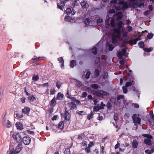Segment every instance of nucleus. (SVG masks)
Listing matches in <instances>:
<instances>
[{
	"instance_id": "obj_58",
	"label": "nucleus",
	"mask_w": 154,
	"mask_h": 154,
	"mask_svg": "<svg viewBox=\"0 0 154 154\" xmlns=\"http://www.w3.org/2000/svg\"><path fill=\"white\" fill-rule=\"evenodd\" d=\"M4 92V89L2 88L1 87L0 88V97H2L3 94V93Z\"/></svg>"
},
{
	"instance_id": "obj_45",
	"label": "nucleus",
	"mask_w": 154,
	"mask_h": 154,
	"mask_svg": "<svg viewBox=\"0 0 154 154\" xmlns=\"http://www.w3.org/2000/svg\"><path fill=\"white\" fill-rule=\"evenodd\" d=\"M122 89L123 90V93L124 94H126L128 92L127 87L126 86H123L122 87Z\"/></svg>"
},
{
	"instance_id": "obj_39",
	"label": "nucleus",
	"mask_w": 154,
	"mask_h": 154,
	"mask_svg": "<svg viewBox=\"0 0 154 154\" xmlns=\"http://www.w3.org/2000/svg\"><path fill=\"white\" fill-rule=\"evenodd\" d=\"M106 106L108 109L111 110L112 109V106L111 103H108L106 105Z\"/></svg>"
},
{
	"instance_id": "obj_21",
	"label": "nucleus",
	"mask_w": 154,
	"mask_h": 154,
	"mask_svg": "<svg viewBox=\"0 0 154 154\" xmlns=\"http://www.w3.org/2000/svg\"><path fill=\"white\" fill-rule=\"evenodd\" d=\"M68 105L69 106H70V110L72 109H74L76 107L75 104L73 102L68 103Z\"/></svg>"
},
{
	"instance_id": "obj_20",
	"label": "nucleus",
	"mask_w": 154,
	"mask_h": 154,
	"mask_svg": "<svg viewBox=\"0 0 154 154\" xmlns=\"http://www.w3.org/2000/svg\"><path fill=\"white\" fill-rule=\"evenodd\" d=\"M56 104V98L54 97L51 101L50 105L51 106H54Z\"/></svg>"
},
{
	"instance_id": "obj_15",
	"label": "nucleus",
	"mask_w": 154,
	"mask_h": 154,
	"mask_svg": "<svg viewBox=\"0 0 154 154\" xmlns=\"http://www.w3.org/2000/svg\"><path fill=\"white\" fill-rule=\"evenodd\" d=\"M30 112V109L29 107H25L22 109V112L25 114H29Z\"/></svg>"
},
{
	"instance_id": "obj_33",
	"label": "nucleus",
	"mask_w": 154,
	"mask_h": 154,
	"mask_svg": "<svg viewBox=\"0 0 154 154\" xmlns=\"http://www.w3.org/2000/svg\"><path fill=\"white\" fill-rule=\"evenodd\" d=\"M85 135L84 133H82L79 134L78 136V140H82L85 137Z\"/></svg>"
},
{
	"instance_id": "obj_16",
	"label": "nucleus",
	"mask_w": 154,
	"mask_h": 154,
	"mask_svg": "<svg viewBox=\"0 0 154 154\" xmlns=\"http://www.w3.org/2000/svg\"><path fill=\"white\" fill-rule=\"evenodd\" d=\"M64 96L63 94L61 92H59L57 95L56 99L57 100H61L63 98Z\"/></svg>"
},
{
	"instance_id": "obj_64",
	"label": "nucleus",
	"mask_w": 154,
	"mask_h": 154,
	"mask_svg": "<svg viewBox=\"0 0 154 154\" xmlns=\"http://www.w3.org/2000/svg\"><path fill=\"white\" fill-rule=\"evenodd\" d=\"M138 5V4L137 3L134 2L133 3V6L134 8H136Z\"/></svg>"
},
{
	"instance_id": "obj_57",
	"label": "nucleus",
	"mask_w": 154,
	"mask_h": 154,
	"mask_svg": "<svg viewBox=\"0 0 154 154\" xmlns=\"http://www.w3.org/2000/svg\"><path fill=\"white\" fill-rule=\"evenodd\" d=\"M127 72V73L128 76L127 77H128L129 75H132V71L130 70L129 69V70H126Z\"/></svg>"
},
{
	"instance_id": "obj_8",
	"label": "nucleus",
	"mask_w": 154,
	"mask_h": 154,
	"mask_svg": "<svg viewBox=\"0 0 154 154\" xmlns=\"http://www.w3.org/2000/svg\"><path fill=\"white\" fill-rule=\"evenodd\" d=\"M83 9H87L89 7V5L87 1L83 0L80 3Z\"/></svg>"
},
{
	"instance_id": "obj_61",
	"label": "nucleus",
	"mask_w": 154,
	"mask_h": 154,
	"mask_svg": "<svg viewBox=\"0 0 154 154\" xmlns=\"http://www.w3.org/2000/svg\"><path fill=\"white\" fill-rule=\"evenodd\" d=\"M106 105L105 104H104L103 102H101L100 105V106H99L100 108H101V109H104V107Z\"/></svg>"
},
{
	"instance_id": "obj_28",
	"label": "nucleus",
	"mask_w": 154,
	"mask_h": 154,
	"mask_svg": "<svg viewBox=\"0 0 154 154\" xmlns=\"http://www.w3.org/2000/svg\"><path fill=\"white\" fill-rule=\"evenodd\" d=\"M90 86L91 87L95 90L99 88V85L96 84H91Z\"/></svg>"
},
{
	"instance_id": "obj_29",
	"label": "nucleus",
	"mask_w": 154,
	"mask_h": 154,
	"mask_svg": "<svg viewBox=\"0 0 154 154\" xmlns=\"http://www.w3.org/2000/svg\"><path fill=\"white\" fill-rule=\"evenodd\" d=\"M121 9L120 10H125L126 9L128 8V5L126 2H125V3L122 5V6L121 7Z\"/></svg>"
},
{
	"instance_id": "obj_38",
	"label": "nucleus",
	"mask_w": 154,
	"mask_h": 154,
	"mask_svg": "<svg viewBox=\"0 0 154 154\" xmlns=\"http://www.w3.org/2000/svg\"><path fill=\"white\" fill-rule=\"evenodd\" d=\"M90 19L89 18H87L85 21V23L86 25L88 26L90 24Z\"/></svg>"
},
{
	"instance_id": "obj_31",
	"label": "nucleus",
	"mask_w": 154,
	"mask_h": 154,
	"mask_svg": "<svg viewBox=\"0 0 154 154\" xmlns=\"http://www.w3.org/2000/svg\"><path fill=\"white\" fill-rule=\"evenodd\" d=\"M138 45L139 47L141 48H143L145 47L144 43L143 41L140 42L138 43Z\"/></svg>"
},
{
	"instance_id": "obj_54",
	"label": "nucleus",
	"mask_w": 154,
	"mask_h": 154,
	"mask_svg": "<svg viewBox=\"0 0 154 154\" xmlns=\"http://www.w3.org/2000/svg\"><path fill=\"white\" fill-rule=\"evenodd\" d=\"M100 91L102 92L103 93H102V95H103V96L104 95L107 96V95H108L109 94V93L106 91Z\"/></svg>"
},
{
	"instance_id": "obj_34",
	"label": "nucleus",
	"mask_w": 154,
	"mask_h": 154,
	"mask_svg": "<svg viewBox=\"0 0 154 154\" xmlns=\"http://www.w3.org/2000/svg\"><path fill=\"white\" fill-rule=\"evenodd\" d=\"M114 32L115 33H116L117 34H120L121 33V29L118 28L117 29L116 28H114V29L113 30Z\"/></svg>"
},
{
	"instance_id": "obj_6",
	"label": "nucleus",
	"mask_w": 154,
	"mask_h": 154,
	"mask_svg": "<svg viewBox=\"0 0 154 154\" xmlns=\"http://www.w3.org/2000/svg\"><path fill=\"white\" fill-rule=\"evenodd\" d=\"M64 113V120L65 121H69L70 118V115L69 113V110H67V108L65 107Z\"/></svg>"
},
{
	"instance_id": "obj_49",
	"label": "nucleus",
	"mask_w": 154,
	"mask_h": 154,
	"mask_svg": "<svg viewBox=\"0 0 154 154\" xmlns=\"http://www.w3.org/2000/svg\"><path fill=\"white\" fill-rule=\"evenodd\" d=\"M110 24L112 27H115V22L114 20L113 19L112 20Z\"/></svg>"
},
{
	"instance_id": "obj_47",
	"label": "nucleus",
	"mask_w": 154,
	"mask_h": 154,
	"mask_svg": "<svg viewBox=\"0 0 154 154\" xmlns=\"http://www.w3.org/2000/svg\"><path fill=\"white\" fill-rule=\"evenodd\" d=\"M79 4L77 2L76 0L72 2V5L73 7H75V6H77L79 5Z\"/></svg>"
},
{
	"instance_id": "obj_55",
	"label": "nucleus",
	"mask_w": 154,
	"mask_h": 154,
	"mask_svg": "<svg viewBox=\"0 0 154 154\" xmlns=\"http://www.w3.org/2000/svg\"><path fill=\"white\" fill-rule=\"evenodd\" d=\"M153 36V33H149L147 36V38L148 39L152 38Z\"/></svg>"
},
{
	"instance_id": "obj_63",
	"label": "nucleus",
	"mask_w": 154,
	"mask_h": 154,
	"mask_svg": "<svg viewBox=\"0 0 154 154\" xmlns=\"http://www.w3.org/2000/svg\"><path fill=\"white\" fill-rule=\"evenodd\" d=\"M82 84V82L79 81H77L76 82V85L77 86H81Z\"/></svg>"
},
{
	"instance_id": "obj_36",
	"label": "nucleus",
	"mask_w": 154,
	"mask_h": 154,
	"mask_svg": "<svg viewBox=\"0 0 154 154\" xmlns=\"http://www.w3.org/2000/svg\"><path fill=\"white\" fill-rule=\"evenodd\" d=\"M142 136L145 137H147V138H152V137L150 135L148 134H143Z\"/></svg>"
},
{
	"instance_id": "obj_24",
	"label": "nucleus",
	"mask_w": 154,
	"mask_h": 154,
	"mask_svg": "<svg viewBox=\"0 0 154 154\" xmlns=\"http://www.w3.org/2000/svg\"><path fill=\"white\" fill-rule=\"evenodd\" d=\"M64 122L63 121H61L58 125V128L61 129H63L64 128Z\"/></svg>"
},
{
	"instance_id": "obj_37",
	"label": "nucleus",
	"mask_w": 154,
	"mask_h": 154,
	"mask_svg": "<svg viewBox=\"0 0 154 154\" xmlns=\"http://www.w3.org/2000/svg\"><path fill=\"white\" fill-rule=\"evenodd\" d=\"M99 105H98L97 106H95L94 107L93 111L95 112H97L99 110L101 109L102 108H100L99 106H98Z\"/></svg>"
},
{
	"instance_id": "obj_14",
	"label": "nucleus",
	"mask_w": 154,
	"mask_h": 154,
	"mask_svg": "<svg viewBox=\"0 0 154 154\" xmlns=\"http://www.w3.org/2000/svg\"><path fill=\"white\" fill-rule=\"evenodd\" d=\"M58 60L59 61L60 63H61V68L62 69L64 68V61L63 58L62 57H60L58 58Z\"/></svg>"
},
{
	"instance_id": "obj_48",
	"label": "nucleus",
	"mask_w": 154,
	"mask_h": 154,
	"mask_svg": "<svg viewBox=\"0 0 154 154\" xmlns=\"http://www.w3.org/2000/svg\"><path fill=\"white\" fill-rule=\"evenodd\" d=\"M77 114L81 115H85V112L83 111H79V110L77 111Z\"/></svg>"
},
{
	"instance_id": "obj_25",
	"label": "nucleus",
	"mask_w": 154,
	"mask_h": 154,
	"mask_svg": "<svg viewBox=\"0 0 154 154\" xmlns=\"http://www.w3.org/2000/svg\"><path fill=\"white\" fill-rule=\"evenodd\" d=\"M76 65V62L75 60H73L70 62V67L71 68H73L74 66Z\"/></svg>"
},
{
	"instance_id": "obj_44",
	"label": "nucleus",
	"mask_w": 154,
	"mask_h": 154,
	"mask_svg": "<svg viewBox=\"0 0 154 154\" xmlns=\"http://www.w3.org/2000/svg\"><path fill=\"white\" fill-rule=\"evenodd\" d=\"M141 40V39L140 38H137L135 39H134L133 41V42L134 44H136L137 43V42Z\"/></svg>"
},
{
	"instance_id": "obj_1",
	"label": "nucleus",
	"mask_w": 154,
	"mask_h": 154,
	"mask_svg": "<svg viewBox=\"0 0 154 154\" xmlns=\"http://www.w3.org/2000/svg\"><path fill=\"white\" fill-rule=\"evenodd\" d=\"M127 80L128 81V82H126L125 84V86L127 87H128L135 84L134 82V79L132 75H130L128 77H127Z\"/></svg>"
},
{
	"instance_id": "obj_10",
	"label": "nucleus",
	"mask_w": 154,
	"mask_h": 154,
	"mask_svg": "<svg viewBox=\"0 0 154 154\" xmlns=\"http://www.w3.org/2000/svg\"><path fill=\"white\" fill-rule=\"evenodd\" d=\"M91 93L97 97H103V95L102 93L99 92L97 91L92 90L91 91Z\"/></svg>"
},
{
	"instance_id": "obj_60",
	"label": "nucleus",
	"mask_w": 154,
	"mask_h": 154,
	"mask_svg": "<svg viewBox=\"0 0 154 154\" xmlns=\"http://www.w3.org/2000/svg\"><path fill=\"white\" fill-rule=\"evenodd\" d=\"M128 32L126 31H124L123 32L122 35L123 37H126L128 36Z\"/></svg>"
},
{
	"instance_id": "obj_62",
	"label": "nucleus",
	"mask_w": 154,
	"mask_h": 154,
	"mask_svg": "<svg viewBox=\"0 0 154 154\" xmlns=\"http://www.w3.org/2000/svg\"><path fill=\"white\" fill-rule=\"evenodd\" d=\"M50 94L53 95L54 94H55V90L54 89H51L50 91Z\"/></svg>"
},
{
	"instance_id": "obj_46",
	"label": "nucleus",
	"mask_w": 154,
	"mask_h": 154,
	"mask_svg": "<svg viewBox=\"0 0 154 154\" xmlns=\"http://www.w3.org/2000/svg\"><path fill=\"white\" fill-rule=\"evenodd\" d=\"M39 79L38 75H34L32 77V79L35 81H36Z\"/></svg>"
},
{
	"instance_id": "obj_19",
	"label": "nucleus",
	"mask_w": 154,
	"mask_h": 154,
	"mask_svg": "<svg viewBox=\"0 0 154 154\" xmlns=\"http://www.w3.org/2000/svg\"><path fill=\"white\" fill-rule=\"evenodd\" d=\"M100 72L99 69H95L94 72V77L95 78H97L99 75Z\"/></svg>"
},
{
	"instance_id": "obj_35",
	"label": "nucleus",
	"mask_w": 154,
	"mask_h": 154,
	"mask_svg": "<svg viewBox=\"0 0 154 154\" xmlns=\"http://www.w3.org/2000/svg\"><path fill=\"white\" fill-rule=\"evenodd\" d=\"M97 48L96 47H94L91 50L92 53L94 55H96L97 54Z\"/></svg>"
},
{
	"instance_id": "obj_43",
	"label": "nucleus",
	"mask_w": 154,
	"mask_h": 154,
	"mask_svg": "<svg viewBox=\"0 0 154 154\" xmlns=\"http://www.w3.org/2000/svg\"><path fill=\"white\" fill-rule=\"evenodd\" d=\"M123 22L122 21H120L118 24V28L121 29L122 27V26L123 25Z\"/></svg>"
},
{
	"instance_id": "obj_32",
	"label": "nucleus",
	"mask_w": 154,
	"mask_h": 154,
	"mask_svg": "<svg viewBox=\"0 0 154 154\" xmlns=\"http://www.w3.org/2000/svg\"><path fill=\"white\" fill-rule=\"evenodd\" d=\"M110 101L111 102L113 103L115 105H117L116 100V98L111 97L110 99Z\"/></svg>"
},
{
	"instance_id": "obj_52",
	"label": "nucleus",
	"mask_w": 154,
	"mask_h": 154,
	"mask_svg": "<svg viewBox=\"0 0 154 154\" xmlns=\"http://www.w3.org/2000/svg\"><path fill=\"white\" fill-rule=\"evenodd\" d=\"M143 50L145 52H150L152 50V49L151 48H144Z\"/></svg>"
},
{
	"instance_id": "obj_59",
	"label": "nucleus",
	"mask_w": 154,
	"mask_h": 154,
	"mask_svg": "<svg viewBox=\"0 0 154 154\" xmlns=\"http://www.w3.org/2000/svg\"><path fill=\"white\" fill-rule=\"evenodd\" d=\"M128 30L129 32H131L132 31L133 28L132 26H128L127 27Z\"/></svg>"
},
{
	"instance_id": "obj_56",
	"label": "nucleus",
	"mask_w": 154,
	"mask_h": 154,
	"mask_svg": "<svg viewBox=\"0 0 154 154\" xmlns=\"http://www.w3.org/2000/svg\"><path fill=\"white\" fill-rule=\"evenodd\" d=\"M61 85V84L60 82H58L56 83V86L58 89L60 88Z\"/></svg>"
},
{
	"instance_id": "obj_7",
	"label": "nucleus",
	"mask_w": 154,
	"mask_h": 154,
	"mask_svg": "<svg viewBox=\"0 0 154 154\" xmlns=\"http://www.w3.org/2000/svg\"><path fill=\"white\" fill-rule=\"evenodd\" d=\"M121 9V8L120 6H116V5H114L112 7V8L109 11V12L110 14H113L115 12V10L117 11H119Z\"/></svg>"
},
{
	"instance_id": "obj_23",
	"label": "nucleus",
	"mask_w": 154,
	"mask_h": 154,
	"mask_svg": "<svg viewBox=\"0 0 154 154\" xmlns=\"http://www.w3.org/2000/svg\"><path fill=\"white\" fill-rule=\"evenodd\" d=\"M100 58L99 57H96L95 60V63L97 66H98L100 64Z\"/></svg>"
},
{
	"instance_id": "obj_3",
	"label": "nucleus",
	"mask_w": 154,
	"mask_h": 154,
	"mask_svg": "<svg viewBox=\"0 0 154 154\" xmlns=\"http://www.w3.org/2000/svg\"><path fill=\"white\" fill-rule=\"evenodd\" d=\"M14 139L17 142L22 141V137L19 133H14L12 135Z\"/></svg>"
},
{
	"instance_id": "obj_51",
	"label": "nucleus",
	"mask_w": 154,
	"mask_h": 154,
	"mask_svg": "<svg viewBox=\"0 0 154 154\" xmlns=\"http://www.w3.org/2000/svg\"><path fill=\"white\" fill-rule=\"evenodd\" d=\"M16 116L18 118H21L23 117V115L22 113L20 114L18 113H16Z\"/></svg>"
},
{
	"instance_id": "obj_30",
	"label": "nucleus",
	"mask_w": 154,
	"mask_h": 154,
	"mask_svg": "<svg viewBox=\"0 0 154 154\" xmlns=\"http://www.w3.org/2000/svg\"><path fill=\"white\" fill-rule=\"evenodd\" d=\"M106 45L109 46V51H111L112 50L114 47L112 44H110L109 43H107Z\"/></svg>"
},
{
	"instance_id": "obj_17",
	"label": "nucleus",
	"mask_w": 154,
	"mask_h": 154,
	"mask_svg": "<svg viewBox=\"0 0 154 154\" xmlns=\"http://www.w3.org/2000/svg\"><path fill=\"white\" fill-rule=\"evenodd\" d=\"M16 127L17 129L21 130L23 128V125L20 122L17 123L16 124Z\"/></svg>"
},
{
	"instance_id": "obj_40",
	"label": "nucleus",
	"mask_w": 154,
	"mask_h": 154,
	"mask_svg": "<svg viewBox=\"0 0 154 154\" xmlns=\"http://www.w3.org/2000/svg\"><path fill=\"white\" fill-rule=\"evenodd\" d=\"M112 42L113 43L115 44L117 42V40L116 37L113 35L112 37Z\"/></svg>"
},
{
	"instance_id": "obj_9",
	"label": "nucleus",
	"mask_w": 154,
	"mask_h": 154,
	"mask_svg": "<svg viewBox=\"0 0 154 154\" xmlns=\"http://www.w3.org/2000/svg\"><path fill=\"white\" fill-rule=\"evenodd\" d=\"M66 13L67 15H69L70 14L72 15H74L75 14V11L73 10V9L72 7L71 8H67L66 11Z\"/></svg>"
},
{
	"instance_id": "obj_4",
	"label": "nucleus",
	"mask_w": 154,
	"mask_h": 154,
	"mask_svg": "<svg viewBox=\"0 0 154 154\" xmlns=\"http://www.w3.org/2000/svg\"><path fill=\"white\" fill-rule=\"evenodd\" d=\"M66 3V2L64 0H60L59 2L57 3L58 8L59 9L63 11V8L65 6V3Z\"/></svg>"
},
{
	"instance_id": "obj_2",
	"label": "nucleus",
	"mask_w": 154,
	"mask_h": 154,
	"mask_svg": "<svg viewBox=\"0 0 154 154\" xmlns=\"http://www.w3.org/2000/svg\"><path fill=\"white\" fill-rule=\"evenodd\" d=\"M132 118L135 126L137 124L140 125L141 124V119L139 117H137L136 114H134L132 116Z\"/></svg>"
},
{
	"instance_id": "obj_18",
	"label": "nucleus",
	"mask_w": 154,
	"mask_h": 154,
	"mask_svg": "<svg viewBox=\"0 0 154 154\" xmlns=\"http://www.w3.org/2000/svg\"><path fill=\"white\" fill-rule=\"evenodd\" d=\"M138 143L137 140H134L132 143V146L133 148L134 149L137 148V147Z\"/></svg>"
},
{
	"instance_id": "obj_42",
	"label": "nucleus",
	"mask_w": 154,
	"mask_h": 154,
	"mask_svg": "<svg viewBox=\"0 0 154 154\" xmlns=\"http://www.w3.org/2000/svg\"><path fill=\"white\" fill-rule=\"evenodd\" d=\"M123 55L121 51H120L118 52V56L120 59H121L122 58Z\"/></svg>"
},
{
	"instance_id": "obj_12",
	"label": "nucleus",
	"mask_w": 154,
	"mask_h": 154,
	"mask_svg": "<svg viewBox=\"0 0 154 154\" xmlns=\"http://www.w3.org/2000/svg\"><path fill=\"white\" fill-rule=\"evenodd\" d=\"M152 138H146L144 139V143L147 146H151L152 145L151 139Z\"/></svg>"
},
{
	"instance_id": "obj_11",
	"label": "nucleus",
	"mask_w": 154,
	"mask_h": 154,
	"mask_svg": "<svg viewBox=\"0 0 154 154\" xmlns=\"http://www.w3.org/2000/svg\"><path fill=\"white\" fill-rule=\"evenodd\" d=\"M6 113L5 112L3 113L2 116V123L3 125L5 124L6 122H7L8 120L7 119V118L6 117Z\"/></svg>"
},
{
	"instance_id": "obj_50",
	"label": "nucleus",
	"mask_w": 154,
	"mask_h": 154,
	"mask_svg": "<svg viewBox=\"0 0 154 154\" xmlns=\"http://www.w3.org/2000/svg\"><path fill=\"white\" fill-rule=\"evenodd\" d=\"M28 99L30 101H33L35 99V98L33 96H30L28 97Z\"/></svg>"
},
{
	"instance_id": "obj_41",
	"label": "nucleus",
	"mask_w": 154,
	"mask_h": 154,
	"mask_svg": "<svg viewBox=\"0 0 154 154\" xmlns=\"http://www.w3.org/2000/svg\"><path fill=\"white\" fill-rule=\"evenodd\" d=\"M64 154H71L70 149L68 148L65 149L64 152Z\"/></svg>"
},
{
	"instance_id": "obj_27",
	"label": "nucleus",
	"mask_w": 154,
	"mask_h": 154,
	"mask_svg": "<svg viewBox=\"0 0 154 154\" xmlns=\"http://www.w3.org/2000/svg\"><path fill=\"white\" fill-rule=\"evenodd\" d=\"M94 115V114L93 112L92 111L90 113L88 114V115L87 118V119L89 120H90L93 118Z\"/></svg>"
},
{
	"instance_id": "obj_26",
	"label": "nucleus",
	"mask_w": 154,
	"mask_h": 154,
	"mask_svg": "<svg viewBox=\"0 0 154 154\" xmlns=\"http://www.w3.org/2000/svg\"><path fill=\"white\" fill-rule=\"evenodd\" d=\"M116 16H117V19L121 20L122 17V15L121 12H119L116 14Z\"/></svg>"
},
{
	"instance_id": "obj_13",
	"label": "nucleus",
	"mask_w": 154,
	"mask_h": 154,
	"mask_svg": "<svg viewBox=\"0 0 154 154\" xmlns=\"http://www.w3.org/2000/svg\"><path fill=\"white\" fill-rule=\"evenodd\" d=\"M21 144L20 143H19L16 147L15 151L17 153H18L21 151Z\"/></svg>"
},
{
	"instance_id": "obj_53",
	"label": "nucleus",
	"mask_w": 154,
	"mask_h": 154,
	"mask_svg": "<svg viewBox=\"0 0 154 154\" xmlns=\"http://www.w3.org/2000/svg\"><path fill=\"white\" fill-rule=\"evenodd\" d=\"M91 74V73L90 71H88L87 72L85 75V78L87 79H88L89 78Z\"/></svg>"
},
{
	"instance_id": "obj_5",
	"label": "nucleus",
	"mask_w": 154,
	"mask_h": 154,
	"mask_svg": "<svg viewBox=\"0 0 154 154\" xmlns=\"http://www.w3.org/2000/svg\"><path fill=\"white\" fill-rule=\"evenodd\" d=\"M31 139L28 136L24 137L23 139V143L26 145H29L30 143Z\"/></svg>"
},
{
	"instance_id": "obj_22",
	"label": "nucleus",
	"mask_w": 154,
	"mask_h": 154,
	"mask_svg": "<svg viewBox=\"0 0 154 154\" xmlns=\"http://www.w3.org/2000/svg\"><path fill=\"white\" fill-rule=\"evenodd\" d=\"M8 128H11L12 126L11 123V122L8 120H7V122L5 124L3 125Z\"/></svg>"
}]
</instances>
